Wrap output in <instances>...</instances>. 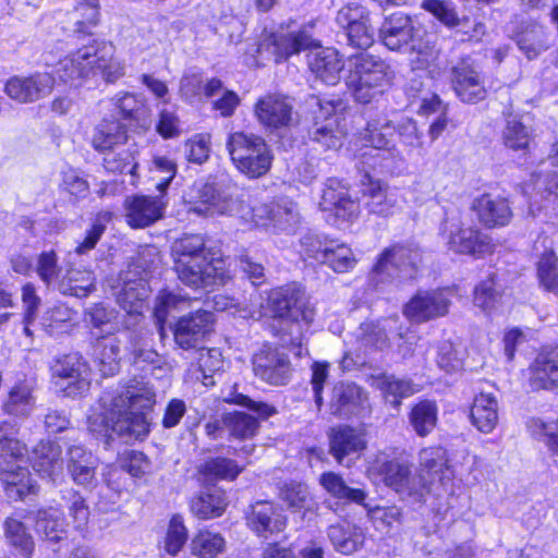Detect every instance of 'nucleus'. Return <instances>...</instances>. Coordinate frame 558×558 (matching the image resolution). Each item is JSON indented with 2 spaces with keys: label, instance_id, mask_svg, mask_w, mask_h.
I'll use <instances>...</instances> for the list:
<instances>
[{
  "label": "nucleus",
  "instance_id": "obj_1",
  "mask_svg": "<svg viewBox=\"0 0 558 558\" xmlns=\"http://www.w3.org/2000/svg\"><path fill=\"white\" fill-rule=\"evenodd\" d=\"M99 402L101 410L88 417V429L104 437L107 445L112 435L125 440L148 435L147 413L156 403L155 390L148 383L132 379L121 388L106 391Z\"/></svg>",
  "mask_w": 558,
  "mask_h": 558
},
{
  "label": "nucleus",
  "instance_id": "obj_2",
  "mask_svg": "<svg viewBox=\"0 0 558 558\" xmlns=\"http://www.w3.org/2000/svg\"><path fill=\"white\" fill-rule=\"evenodd\" d=\"M59 80L71 86L84 78L100 75L107 83L124 76L125 64L116 56V47L102 39H92L75 52L61 59L56 68Z\"/></svg>",
  "mask_w": 558,
  "mask_h": 558
},
{
  "label": "nucleus",
  "instance_id": "obj_3",
  "mask_svg": "<svg viewBox=\"0 0 558 558\" xmlns=\"http://www.w3.org/2000/svg\"><path fill=\"white\" fill-rule=\"evenodd\" d=\"M19 426L12 421L0 422V480L10 498L23 499L37 492L24 462L26 446L17 439Z\"/></svg>",
  "mask_w": 558,
  "mask_h": 558
},
{
  "label": "nucleus",
  "instance_id": "obj_4",
  "mask_svg": "<svg viewBox=\"0 0 558 558\" xmlns=\"http://www.w3.org/2000/svg\"><path fill=\"white\" fill-rule=\"evenodd\" d=\"M269 306L276 316L291 323L289 343L302 355L304 333L315 317L314 308L307 303L305 293L295 282L277 288L269 294Z\"/></svg>",
  "mask_w": 558,
  "mask_h": 558
},
{
  "label": "nucleus",
  "instance_id": "obj_5",
  "mask_svg": "<svg viewBox=\"0 0 558 558\" xmlns=\"http://www.w3.org/2000/svg\"><path fill=\"white\" fill-rule=\"evenodd\" d=\"M391 78L392 71L384 60L361 53L352 60V69L345 83L356 101L369 104L384 93Z\"/></svg>",
  "mask_w": 558,
  "mask_h": 558
},
{
  "label": "nucleus",
  "instance_id": "obj_6",
  "mask_svg": "<svg viewBox=\"0 0 558 558\" xmlns=\"http://www.w3.org/2000/svg\"><path fill=\"white\" fill-rule=\"evenodd\" d=\"M227 149L235 168L250 179H258L271 168L274 156L259 135L234 132L228 137Z\"/></svg>",
  "mask_w": 558,
  "mask_h": 558
},
{
  "label": "nucleus",
  "instance_id": "obj_7",
  "mask_svg": "<svg viewBox=\"0 0 558 558\" xmlns=\"http://www.w3.org/2000/svg\"><path fill=\"white\" fill-rule=\"evenodd\" d=\"M421 262L417 247L393 245L386 248L379 256L372 271V282L376 289L388 279H412Z\"/></svg>",
  "mask_w": 558,
  "mask_h": 558
},
{
  "label": "nucleus",
  "instance_id": "obj_8",
  "mask_svg": "<svg viewBox=\"0 0 558 558\" xmlns=\"http://www.w3.org/2000/svg\"><path fill=\"white\" fill-rule=\"evenodd\" d=\"M411 466L408 461L392 459L377 461L374 470L385 485L395 490L401 499L421 504L427 495V485L418 481L417 475L412 473Z\"/></svg>",
  "mask_w": 558,
  "mask_h": 558
},
{
  "label": "nucleus",
  "instance_id": "obj_9",
  "mask_svg": "<svg viewBox=\"0 0 558 558\" xmlns=\"http://www.w3.org/2000/svg\"><path fill=\"white\" fill-rule=\"evenodd\" d=\"M335 20L349 46L367 49L373 45L375 31L371 25L369 13L363 5H344L337 12Z\"/></svg>",
  "mask_w": 558,
  "mask_h": 558
},
{
  "label": "nucleus",
  "instance_id": "obj_10",
  "mask_svg": "<svg viewBox=\"0 0 558 558\" xmlns=\"http://www.w3.org/2000/svg\"><path fill=\"white\" fill-rule=\"evenodd\" d=\"M442 232L447 234L449 248L456 253L482 257L494 250L490 236L476 228H462L458 217L447 216Z\"/></svg>",
  "mask_w": 558,
  "mask_h": 558
},
{
  "label": "nucleus",
  "instance_id": "obj_11",
  "mask_svg": "<svg viewBox=\"0 0 558 558\" xmlns=\"http://www.w3.org/2000/svg\"><path fill=\"white\" fill-rule=\"evenodd\" d=\"M117 284L111 286L117 303L126 313L125 328L130 329L137 325L146 307V300L149 296L147 282L140 279H132L130 272L121 274L116 280Z\"/></svg>",
  "mask_w": 558,
  "mask_h": 558
},
{
  "label": "nucleus",
  "instance_id": "obj_12",
  "mask_svg": "<svg viewBox=\"0 0 558 558\" xmlns=\"http://www.w3.org/2000/svg\"><path fill=\"white\" fill-rule=\"evenodd\" d=\"M450 304V292L446 289L420 291L404 305L403 314L412 323H426L446 316Z\"/></svg>",
  "mask_w": 558,
  "mask_h": 558
},
{
  "label": "nucleus",
  "instance_id": "obj_13",
  "mask_svg": "<svg viewBox=\"0 0 558 558\" xmlns=\"http://www.w3.org/2000/svg\"><path fill=\"white\" fill-rule=\"evenodd\" d=\"M293 104L279 93H269L257 99L254 116L258 123L269 131L290 128L293 123Z\"/></svg>",
  "mask_w": 558,
  "mask_h": 558
},
{
  "label": "nucleus",
  "instance_id": "obj_14",
  "mask_svg": "<svg viewBox=\"0 0 558 558\" xmlns=\"http://www.w3.org/2000/svg\"><path fill=\"white\" fill-rule=\"evenodd\" d=\"M449 80L456 96L463 102L475 104L487 95L483 76L470 58H462L451 66Z\"/></svg>",
  "mask_w": 558,
  "mask_h": 558
},
{
  "label": "nucleus",
  "instance_id": "obj_15",
  "mask_svg": "<svg viewBox=\"0 0 558 558\" xmlns=\"http://www.w3.org/2000/svg\"><path fill=\"white\" fill-rule=\"evenodd\" d=\"M53 377L65 380V396L75 398L88 390V365L80 353H70L57 359L51 367Z\"/></svg>",
  "mask_w": 558,
  "mask_h": 558
},
{
  "label": "nucleus",
  "instance_id": "obj_16",
  "mask_svg": "<svg viewBox=\"0 0 558 558\" xmlns=\"http://www.w3.org/2000/svg\"><path fill=\"white\" fill-rule=\"evenodd\" d=\"M53 84V76L47 72H37L29 76L14 75L7 81L4 93L20 104H31L48 96Z\"/></svg>",
  "mask_w": 558,
  "mask_h": 558
},
{
  "label": "nucleus",
  "instance_id": "obj_17",
  "mask_svg": "<svg viewBox=\"0 0 558 558\" xmlns=\"http://www.w3.org/2000/svg\"><path fill=\"white\" fill-rule=\"evenodd\" d=\"M317 105L319 106V116L316 119L324 117L325 121L323 123L316 121L310 136L326 149H338L343 145L345 136L344 131L339 126L338 118L335 116L336 110L341 106V101L339 99L317 98Z\"/></svg>",
  "mask_w": 558,
  "mask_h": 558
},
{
  "label": "nucleus",
  "instance_id": "obj_18",
  "mask_svg": "<svg viewBox=\"0 0 558 558\" xmlns=\"http://www.w3.org/2000/svg\"><path fill=\"white\" fill-rule=\"evenodd\" d=\"M166 206L161 196H129L124 201L125 222L132 229L150 227L162 219Z\"/></svg>",
  "mask_w": 558,
  "mask_h": 558
},
{
  "label": "nucleus",
  "instance_id": "obj_19",
  "mask_svg": "<svg viewBox=\"0 0 558 558\" xmlns=\"http://www.w3.org/2000/svg\"><path fill=\"white\" fill-rule=\"evenodd\" d=\"M253 368L257 377L270 385L287 384L291 365L288 355L277 348L264 345L253 357Z\"/></svg>",
  "mask_w": 558,
  "mask_h": 558
},
{
  "label": "nucleus",
  "instance_id": "obj_20",
  "mask_svg": "<svg viewBox=\"0 0 558 558\" xmlns=\"http://www.w3.org/2000/svg\"><path fill=\"white\" fill-rule=\"evenodd\" d=\"M329 452L339 464L349 465L366 448L365 434L362 429L340 425L330 430Z\"/></svg>",
  "mask_w": 558,
  "mask_h": 558
},
{
  "label": "nucleus",
  "instance_id": "obj_21",
  "mask_svg": "<svg viewBox=\"0 0 558 558\" xmlns=\"http://www.w3.org/2000/svg\"><path fill=\"white\" fill-rule=\"evenodd\" d=\"M369 403L366 391L350 381H340L332 388L330 411L339 417L363 415L368 412Z\"/></svg>",
  "mask_w": 558,
  "mask_h": 558
},
{
  "label": "nucleus",
  "instance_id": "obj_22",
  "mask_svg": "<svg viewBox=\"0 0 558 558\" xmlns=\"http://www.w3.org/2000/svg\"><path fill=\"white\" fill-rule=\"evenodd\" d=\"M174 270L179 280L193 289L208 288L223 284L228 278L225 263L221 259L211 258L205 263H186L184 271L174 263Z\"/></svg>",
  "mask_w": 558,
  "mask_h": 558
},
{
  "label": "nucleus",
  "instance_id": "obj_23",
  "mask_svg": "<svg viewBox=\"0 0 558 558\" xmlns=\"http://www.w3.org/2000/svg\"><path fill=\"white\" fill-rule=\"evenodd\" d=\"M319 207L322 210L331 211L336 217L347 221L355 218L360 209L359 203L351 197L347 186L335 178L326 181Z\"/></svg>",
  "mask_w": 558,
  "mask_h": 558
},
{
  "label": "nucleus",
  "instance_id": "obj_24",
  "mask_svg": "<svg viewBox=\"0 0 558 558\" xmlns=\"http://www.w3.org/2000/svg\"><path fill=\"white\" fill-rule=\"evenodd\" d=\"M246 520L251 530L265 538L283 531L287 525V518L281 509L269 500H258L251 505Z\"/></svg>",
  "mask_w": 558,
  "mask_h": 558
},
{
  "label": "nucleus",
  "instance_id": "obj_25",
  "mask_svg": "<svg viewBox=\"0 0 558 558\" xmlns=\"http://www.w3.org/2000/svg\"><path fill=\"white\" fill-rule=\"evenodd\" d=\"M418 459L420 472L416 475L418 481L427 485V494L432 493L434 485L445 486L451 481L445 448L439 446L424 448L420 451Z\"/></svg>",
  "mask_w": 558,
  "mask_h": 558
},
{
  "label": "nucleus",
  "instance_id": "obj_26",
  "mask_svg": "<svg viewBox=\"0 0 558 558\" xmlns=\"http://www.w3.org/2000/svg\"><path fill=\"white\" fill-rule=\"evenodd\" d=\"M213 323L214 314L205 310L181 317L173 331L177 344L184 350L195 348L209 332Z\"/></svg>",
  "mask_w": 558,
  "mask_h": 558
},
{
  "label": "nucleus",
  "instance_id": "obj_27",
  "mask_svg": "<svg viewBox=\"0 0 558 558\" xmlns=\"http://www.w3.org/2000/svg\"><path fill=\"white\" fill-rule=\"evenodd\" d=\"M550 161L553 165L558 166V141L553 145ZM533 191L530 209L533 215L536 210L547 209L553 207L555 210L558 207V171L546 174H537L533 179Z\"/></svg>",
  "mask_w": 558,
  "mask_h": 558
},
{
  "label": "nucleus",
  "instance_id": "obj_28",
  "mask_svg": "<svg viewBox=\"0 0 558 558\" xmlns=\"http://www.w3.org/2000/svg\"><path fill=\"white\" fill-rule=\"evenodd\" d=\"M381 43L390 50H401L415 39V25L405 13L396 12L386 17L379 28Z\"/></svg>",
  "mask_w": 558,
  "mask_h": 558
},
{
  "label": "nucleus",
  "instance_id": "obj_29",
  "mask_svg": "<svg viewBox=\"0 0 558 558\" xmlns=\"http://www.w3.org/2000/svg\"><path fill=\"white\" fill-rule=\"evenodd\" d=\"M311 72L326 85L335 86L339 83L344 61L333 48H322L307 54Z\"/></svg>",
  "mask_w": 558,
  "mask_h": 558
},
{
  "label": "nucleus",
  "instance_id": "obj_30",
  "mask_svg": "<svg viewBox=\"0 0 558 558\" xmlns=\"http://www.w3.org/2000/svg\"><path fill=\"white\" fill-rule=\"evenodd\" d=\"M98 459L83 446L73 445L68 450L66 469L76 485L93 487L96 484Z\"/></svg>",
  "mask_w": 558,
  "mask_h": 558
},
{
  "label": "nucleus",
  "instance_id": "obj_31",
  "mask_svg": "<svg viewBox=\"0 0 558 558\" xmlns=\"http://www.w3.org/2000/svg\"><path fill=\"white\" fill-rule=\"evenodd\" d=\"M472 209L476 213L478 220L488 228L504 227L512 218L508 201L492 194H484L475 198Z\"/></svg>",
  "mask_w": 558,
  "mask_h": 558
},
{
  "label": "nucleus",
  "instance_id": "obj_32",
  "mask_svg": "<svg viewBox=\"0 0 558 558\" xmlns=\"http://www.w3.org/2000/svg\"><path fill=\"white\" fill-rule=\"evenodd\" d=\"M365 178L367 182H363L362 193L367 210L383 217L392 215L398 203L397 193L378 180H373L368 175Z\"/></svg>",
  "mask_w": 558,
  "mask_h": 558
},
{
  "label": "nucleus",
  "instance_id": "obj_33",
  "mask_svg": "<svg viewBox=\"0 0 558 558\" xmlns=\"http://www.w3.org/2000/svg\"><path fill=\"white\" fill-rule=\"evenodd\" d=\"M36 379L33 377L19 380L9 391L3 411L13 416L27 417L36 407Z\"/></svg>",
  "mask_w": 558,
  "mask_h": 558
},
{
  "label": "nucleus",
  "instance_id": "obj_34",
  "mask_svg": "<svg viewBox=\"0 0 558 558\" xmlns=\"http://www.w3.org/2000/svg\"><path fill=\"white\" fill-rule=\"evenodd\" d=\"M327 535L335 550L343 555L360 550L365 543L364 530L350 521L329 525Z\"/></svg>",
  "mask_w": 558,
  "mask_h": 558
},
{
  "label": "nucleus",
  "instance_id": "obj_35",
  "mask_svg": "<svg viewBox=\"0 0 558 558\" xmlns=\"http://www.w3.org/2000/svg\"><path fill=\"white\" fill-rule=\"evenodd\" d=\"M272 53L276 62L288 59L289 57L300 53L302 50L311 48L315 45L307 29L277 32L270 37Z\"/></svg>",
  "mask_w": 558,
  "mask_h": 558
},
{
  "label": "nucleus",
  "instance_id": "obj_36",
  "mask_svg": "<svg viewBox=\"0 0 558 558\" xmlns=\"http://www.w3.org/2000/svg\"><path fill=\"white\" fill-rule=\"evenodd\" d=\"M534 389H550L558 385V347L545 349L536 356L531 368Z\"/></svg>",
  "mask_w": 558,
  "mask_h": 558
},
{
  "label": "nucleus",
  "instance_id": "obj_37",
  "mask_svg": "<svg viewBox=\"0 0 558 558\" xmlns=\"http://www.w3.org/2000/svg\"><path fill=\"white\" fill-rule=\"evenodd\" d=\"M128 140L126 126L119 118H105L94 129L92 146L99 153L119 148Z\"/></svg>",
  "mask_w": 558,
  "mask_h": 558
},
{
  "label": "nucleus",
  "instance_id": "obj_38",
  "mask_svg": "<svg viewBox=\"0 0 558 558\" xmlns=\"http://www.w3.org/2000/svg\"><path fill=\"white\" fill-rule=\"evenodd\" d=\"M472 425L484 434H490L498 423V402L494 395L481 392L474 397L470 411Z\"/></svg>",
  "mask_w": 558,
  "mask_h": 558
},
{
  "label": "nucleus",
  "instance_id": "obj_39",
  "mask_svg": "<svg viewBox=\"0 0 558 558\" xmlns=\"http://www.w3.org/2000/svg\"><path fill=\"white\" fill-rule=\"evenodd\" d=\"M228 506L226 492L217 486L207 487L191 500L192 513L202 520L220 517Z\"/></svg>",
  "mask_w": 558,
  "mask_h": 558
},
{
  "label": "nucleus",
  "instance_id": "obj_40",
  "mask_svg": "<svg viewBox=\"0 0 558 558\" xmlns=\"http://www.w3.org/2000/svg\"><path fill=\"white\" fill-rule=\"evenodd\" d=\"M397 128L387 114L371 118L364 132V141L375 149L392 150L396 148Z\"/></svg>",
  "mask_w": 558,
  "mask_h": 558
},
{
  "label": "nucleus",
  "instance_id": "obj_41",
  "mask_svg": "<svg viewBox=\"0 0 558 558\" xmlns=\"http://www.w3.org/2000/svg\"><path fill=\"white\" fill-rule=\"evenodd\" d=\"M173 263L184 271L186 263L210 262L205 248V240L199 234H185L171 246Z\"/></svg>",
  "mask_w": 558,
  "mask_h": 558
},
{
  "label": "nucleus",
  "instance_id": "obj_42",
  "mask_svg": "<svg viewBox=\"0 0 558 558\" xmlns=\"http://www.w3.org/2000/svg\"><path fill=\"white\" fill-rule=\"evenodd\" d=\"M33 468L43 477L53 483L62 471L61 449L50 441H40L34 449Z\"/></svg>",
  "mask_w": 558,
  "mask_h": 558
},
{
  "label": "nucleus",
  "instance_id": "obj_43",
  "mask_svg": "<svg viewBox=\"0 0 558 558\" xmlns=\"http://www.w3.org/2000/svg\"><path fill=\"white\" fill-rule=\"evenodd\" d=\"M198 198L201 205L195 210L202 214L233 215L236 210V202L211 183H206L201 187Z\"/></svg>",
  "mask_w": 558,
  "mask_h": 558
},
{
  "label": "nucleus",
  "instance_id": "obj_44",
  "mask_svg": "<svg viewBox=\"0 0 558 558\" xmlns=\"http://www.w3.org/2000/svg\"><path fill=\"white\" fill-rule=\"evenodd\" d=\"M319 484L338 500L367 507V493L362 488L350 487L343 477L335 472H324L319 477Z\"/></svg>",
  "mask_w": 558,
  "mask_h": 558
},
{
  "label": "nucleus",
  "instance_id": "obj_45",
  "mask_svg": "<svg viewBox=\"0 0 558 558\" xmlns=\"http://www.w3.org/2000/svg\"><path fill=\"white\" fill-rule=\"evenodd\" d=\"M120 341L114 337H101L93 347L94 362L104 376H112L120 368Z\"/></svg>",
  "mask_w": 558,
  "mask_h": 558
},
{
  "label": "nucleus",
  "instance_id": "obj_46",
  "mask_svg": "<svg viewBox=\"0 0 558 558\" xmlns=\"http://www.w3.org/2000/svg\"><path fill=\"white\" fill-rule=\"evenodd\" d=\"M66 523L60 509L49 507L37 512L36 531L48 542L58 543L66 537Z\"/></svg>",
  "mask_w": 558,
  "mask_h": 558
},
{
  "label": "nucleus",
  "instance_id": "obj_47",
  "mask_svg": "<svg viewBox=\"0 0 558 558\" xmlns=\"http://www.w3.org/2000/svg\"><path fill=\"white\" fill-rule=\"evenodd\" d=\"M57 289L64 295L86 298L95 289V276L86 269H69L62 275Z\"/></svg>",
  "mask_w": 558,
  "mask_h": 558
},
{
  "label": "nucleus",
  "instance_id": "obj_48",
  "mask_svg": "<svg viewBox=\"0 0 558 558\" xmlns=\"http://www.w3.org/2000/svg\"><path fill=\"white\" fill-rule=\"evenodd\" d=\"M191 554L197 558H218L226 551V538L218 532L199 530L192 538Z\"/></svg>",
  "mask_w": 558,
  "mask_h": 558
},
{
  "label": "nucleus",
  "instance_id": "obj_49",
  "mask_svg": "<svg viewBox=\"0 0 558 558\" xmlns=\"http://www.w3.org/2000/svg\"><path fill=\"white\" fill-rule=\"evenodd\" d=\"M99 1L98 0H75L72 12L74 24V34L80 36H92V29L99 23Z\"/></svg>",
  "mask_w": 558,
  "mask_h": 558
},
{
  "label": "nucleus",
  "instance_id": "obj_50",
  "mask_svg": "<svg viewBox=\"0 0 558 558\" xmlns=\"http://www.w3.org/2000/svg\"><path fill=\"white\" fill-rule=\"evenodd\" d=\"M300 225V213L294 202L281 199L272 214L269 232L271 233H293Z\"/></svg>",
  "mask_w": 558,
  "mask_h": 558
},
{
  "label": "nucleus",
  "instance_id": "obj_51",
  "mask_svg": "<svg viewBox=\"0 0 558 558\" xmlns=\"http://www.w3.org/2000/svg\"><path fill=\"white\" fill-rule=\"evenodd\" d=\"M377 386L383 391L386 400L395 408L400 405V400L409 398L420 391L418 385L408 378H398L393 375H384L377 379Z\"/></svg>",
  "mask_w": 558,
  "mask_h": 558
},
{
  "label": "nucleus",
  "instance_id": "obj_52",
  "mask_svg": "<svg viewBox=\"0 0 558 558\" xmlns=\"http://www.w3.org/2000/svg\"><path fill=\"white\" fill-rule=\"evenodd\" d=\"M197 470L206 480L233 481L243 471V468L232 459L216 457L205 460L198 465Z\"/></svg>",
  "mask_w": 558,
  "mask_h": 558
},
{
  "label": "nucleus",
  "instance_id": "obj_53",
  "mask_svg": "<svg viewBox=\"0 0 558 558\" xmlns=\"http://www.w3.org/2000/svg\"><path fill=\"white\" fill-rule=\"evenodd\" d=\"M85 320L100 333L112 335L125 327V322L119 320V315L113 308L104 304H94L85 311Z\"/></svg>",
  "mask_w": 558,
  "mask_h": 558
},
{
  "label": "nucleus",
  "instance_id": "obj_54",
  "mask_svg": "<svg viewBox=\"0 0 558 558\" xmlns=\"http://www.w3.org/2000/svg\"><path fill=\"white\" fill-rule=\"evenodd\" d=\"M4 536L21 556L31 558L34 551V539L25 524L15 517H10L4 522Z\"/></svg>",
  "mask_w": 558,
  "mask_h": 558
},
{
  "label": "nucleus",
  "instance_id": "obj_55",
  "mask_svg": "<svg viewBox=\"0 0 558 558\" xmlns=\"http://www.w3.org/2000/svg\"><path fill=\"white\" fill-rule=\"evenodd\" d=\"M438 408L435 401L421 400L410 413V424L415 433L425 437L432 433L437 424Z\"/></svg>",
  "mask_w": 558,
  "mask_h": 558
},
{
  "label": "nucleus",
  "instance_id": "obj_56",
  "mask_svg": "<svg viewBox=\"0 0 558 558\" xmlns=\"http://www.w3.org/2000/svg\"><path fill=\"white\" fill-rule=\"evenodd\" d=\"M34 270L47 288L57 289L63 269L54 250L43 251L35 258Z\"/></svg>",
  "mask_w": 558,
  "mask_h": 558
},
{
  "label": "nucleus",
  "instance_id": "obj_57",
  "mask_svg": "<svg viewBox=\"0 0 558 558\" xmlns=\"http://www.w3.org/2000/svg\"><path fill=\"white\" fill-rule=\"evenodd\" d=\"M60 498L74 527L77 530L85 527L89 520V507L85 498L73 488L61 490Z\"/></svg>",
  "mask_w": 558,
  "mask_h": 558
},
{
  "label": "nucleus",
  "instance_id": "obj_58",
  "mask_svg": "<svg viewBox=\"0 0 558 558\" xmlns=\"http://www.w3.org/2000/svg\"><path fill=\"white\" fill-rule=\"evenodd\" d=\"M412 50L415 56L411 59L413 70L427 71L428 74L436 78L439 76L441 71V64L439 61V51L434 45L426 43H412Z\"/></svg>",
  "mask_w": 558,
  "mask_h": 558
},
{
  "label": "nucleus",
  "instance_id": "obj_59",
  "mask_svg": "<svg viewBox=\"0 0 558 558\" xmlns=\"http://www.w3.org/2000/svg\"><path fill=\"white\" fill-rule=\"evenodd\" d=\"M504 145L514 151H525L531 141V131L514 116L506 119V125L501 133Z\"/></svg>",
  "mask_w": 558,
  "mask_h": 558
},
{
  "label": "nucleus",
  "instance_id": "obj_60",
  "mask_svg": "<svg viewBox=\"0 0 558 558\" xmlns=\"http://www.w3.org/2000/svg\"><path fill=\"white\" fill-rule=\"evenodd\" d=\"M223 425L230 436L236 439H250L258 430V421L244 412H233L223 415Z\"/></svg>",
  "mask_w": 558,
  "mask_h": 558
},
{
  "label": "nucleus",
  "instance_id": "obj_61",
  "mask_svg": "<svg viewBox=\"0 0 558 558\" xmlns=\"http://www.w3.org/2000/svg\"><path fill=\"white\" fill-rule=\"evenodd\" d=\"M104 168L112 173H129L135 175L137 169L136 149L121 148L104 153Z\"/></svg>",
  "mask_w": 558,
  "mask_h": 558
},
{
  "label": "nucleus",
  "instance_id": "obj_62",
  "mask_svg": "<svg viewBox=\"0 0 558 558\" xmlns=\"http://www.w3.org/2000/svg\"><path fill=\"white\" fill-rule=\"evenodd\" d=\"M73 312L64 304H54L48 307L43 315L41 324L50 336L66 332L71 327Z\"/></svg>",
  "mask_w": 558,
  "mask_h": 558
},
{
  "label": "nucleus",
  "instance_id": "obj_63",
  "mask_svg": "<svg viewBox=\"0 0 558 558\" xmlns=\"http://www.w3.org/2000/svg\"><path fill=\"white\" fill-rule=\"evenodd\" d=\"M519 49L529 58L534 59L547 49L544 29L538 25L527 26L517 35Z\"/></svg>",
  "mask_w": 558,
  "mask_h": 558
},
{
  "label": "nucleus",
  "instance_id": "obj_64",
  "mask_svg": "<svg viewBox=\"0 0 558 558\" xmlns=\"http://www.w3.org/2000/svg\"><path fill=\"white\" fill-rule=\"evenodd\" d=\"M322 264H326L333 271L341 274L353 269L356 259L348 245L332 240L326 253V259H323Z\"/></svg>",
  "mask_w": 558,
  "mask_h": 558
}]
</instances>
